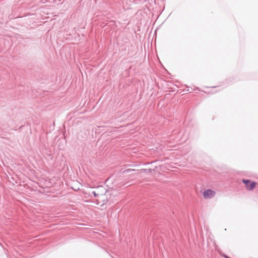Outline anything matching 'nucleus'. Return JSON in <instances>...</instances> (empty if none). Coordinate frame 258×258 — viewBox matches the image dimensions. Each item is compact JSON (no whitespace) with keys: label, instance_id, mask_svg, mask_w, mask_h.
I'll return each instance as SVG.
<instances>
[{"label":"nucleus","instance_id":"nucleus-1","mask_svg":"<svg viewBox=\"0 0 258 258\" xmlns=\"http://www.w3.org/2000/svg\"><path fill=\"white\" fill-rule=\"evenodd\" d=\"M105 189L102 186H98L95 188V190L91 191V194L93 195L95 197H97L96 204H101V205L106 203L107 200L105 196Z\"/></svg>","mask_w":258,"mask_h":258},{"label":"nucleus","instance_id":"nucleus-3","mask_svg":"<svg viewBox=\"0 0 258 258\" xmlns=\"http://www.w3.org/2000/svg\"><path fill=\"white\" fill-rule=\"evenodd\" d=\"M215 192L212 189L206 190L204 192V197L206 199H211L214 197Z\"/></svg>","mask_w":258,"mask_h":258},{"label":"nucleus","instance_id":"nucleus-4","mask_svg":"<svg viewBox=\"0 0 258 258\" xmlns=\"http://www.w3.org/2000/svg\"><path fill=\"white\" fill-rule=\"evenodd\" d=\"M131 171H134V170H132L131 169H127L123 170L122 172V173L124 174L126 173H128V172H131Z\"/></svg>","mask_w":258,"mask_h":258},{"label":"nucleus","instance_id":"nucleus-2","mask_svg":"<svg viewBox=\"0 0 258 258\" xmlns=\"http://www.w3.org/2000/svg\"><path fill=\"white\" fill-rule=\"evenodd\" d=\"M242 181L244 183L246 189L248 190H252L255 186V182L250 180L243 179Z\"/></svg>","mask_w":258,"mask_h":258},{"label":"nucleus","instance_id":"nucleus-5","mask_svg":"<svg viewBox=\"0 0 258 258\" xmlns=\"http://www.w3.org/2000/svg\"><path fill=\"white\" fill-rule=\"evenodd\" d=\"M225 258H229V257H228L227 256L225 255H223Z\"/></svg>","mask_w":258,"mask_h":258}]
</instances>
